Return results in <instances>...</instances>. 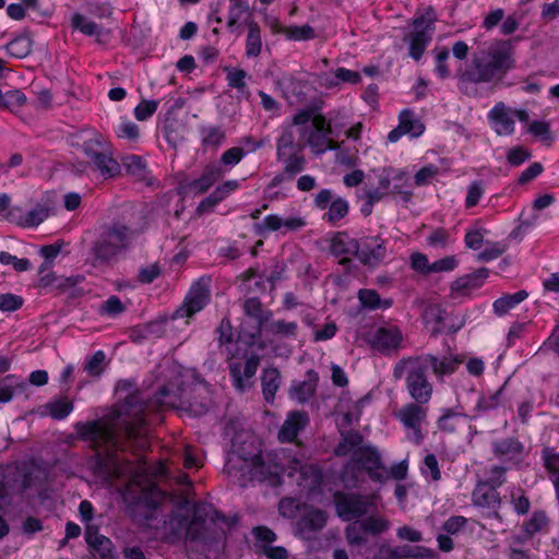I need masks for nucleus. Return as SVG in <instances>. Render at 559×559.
I'll use <instances>...</instances> for the list:
<instances>
[{
	"label": "nucleus",
	"instance_id": "6e6d98bb",
	"mask_svg": "<svg viewBox=\"0 0 559 559\" xmlns=\"http://www.w3.org/2000/svg\"><path fill=\"white\" fill-rule=\"evenodd\" d=\"M461 416L462 414L460 412H456L452 408H445L443 409L442 415L439 417L437 426L441 431L449 433L454 432Z\"/></svg>",
	"mask_w": 559,
	"mask_h": 559
},
{
	"label": "nucleus",
	"instance_id": "3c124183",
	"mask_svg": "<svg viewBox=\"0 0 559 559\" xmlns=\"http://www.w3.org/2000/svg\"><path fill=\"white\" fill-rule=\"evenodd\" d=\"M122 165L129 175L138 179H143L146 175V163L139 155H129L123 157Z\"/></svg>",
	"mask_w": 559,
	"mask_h": 559
},
{
	"label": "nucleus",
	"instance_id": "680f3d73",
	"mask_svg": "<svg viewBox=\"0 0 559 559\" xmlns=\"http://www.w3.org/2000/svg\"><path fill=\"white\" fill-rule=\"evenodd\" d=\"M486 229L483 227H472L466 229L464 235V245L471 250H479L484 243Z\"/></svg>",
	"mask_w": 559,
	"mask_h": 559
},
{
	"label": "nucleus",
	"instance_id": "72a5a7b5",
	"mask_svg": "<svg viewBox=\"0 0 559 559\" xmlns=\"http://www.w3.org/2000/svg\"><path fill=\"white\" fill-rule=\"evenodd\" d=\"M94 165L105 178H115L121 173V165L108 153L86 152Z\"/></svg>",
	"mask_w": 559,
	"mask_h": 559
},
{
	"label": "nucleus",
	"instance_id": "5701e85b",
	"mask_svg": "<svg viewBox=\"0 0 559 559\" xmlns=\"http://www.w3.org/2000/svg\"><path fill=\"white\" fill-rule=\"evenodd\" d=\"M359 261L370 267L379 265L386 257L384 241L380 237H367L359 243Z\"/></svg>",
	"mask_w": 559,
	"mask_h": 559
},
{
	"label": "nucleus",
	"instance_id": "4c0bfd02",
	"mask_svg": "<svg viewBox=\"0 0 559 559\" xmlns=\"http://www.w3.org/2000/svg\"><path fill=\"white\" fill-rule=\"evenodd\" d=\"M358 300L362 308L369 310H385L392 307L393 301L390 298H381L374 289L362 288L357 294Z\"/></svg>",
	"mask_w": 559,
	"mask_h": 559
},
{
	"label": "nucleus",
	"instance_id": "49530a36",
	"mask_svg": "<svg viewBox=\"0 0 559 559\" xmlns=\"http://www.w3.org/2000/svg\"><path fill=\"white\" fill-rule=\"evenodd\" d=\"M364 532L372 535H379L390 528V521L380 514L367 516L361 521Z\"/></svg>",
	"mask_w": 559,
	"mask_h": 559
},
{
	"label": "nucleus",
	"instance_id": "0e129e2a",
	"mask_svg": "<svg viewBox=\"0 0 559 559\" xmlns=\"http://www.w3.org/2000/svg\"><path fill=\"white\" fill-rule=\"evenodd\" d=\"M126 307L117 296H110L107 300H105L99 307V314L106 316L109 318H115L120 313L124 312Z\"/></svg>",
	"mask_w": 559,
	"mask_h": 559
},
{
	"label": "nucleus",
	"instance_id": "6e6552de",
	"mask_svg": "<svg viewBox=\"0 0 559 559\" xmlns=\"http://www.w3.org/2000/svg\"><path fill=\"white\" fill-rule=\"evenodd\" d=\"M407 180L404 170L384 167L377 174V186L362 189V198L369 199L371 203H378L386 197L401 195L403 201H408L412 192L407 190Z\"/></svg>",
	"mask_w": 559,
	"mask_h": 559
},
{
	"label": "nucleus",
	"instance_id": "de8ad7c7",
	"mask_svg": "<svg viewBox=\"0 0 559 559\" xmlns=\"http://www.w3.org/2000/svg\"><path fill=\"white\" fill-rule=\"evenodd\" d=\"M7 51L14 58H25L32 51V40L27 36H17L7 44Z\"/></svg>",
	"mask_w": 559,
	"mask_h": 559
},
{
	"label": "nucleus",
	"instance_id": "0eeeda50",
	"mask_svg": "<svg viewBox=\"0 0 559 559\" xmlns=\"http://www.w3.org/2000/svg\"><path fill=\"white\" fill-rule=\"evenodd\" d=\"M427 372L428 369L415 356L400 360L393 374L396 379L405 378L406 390L413 401L428 404L433 394V384Z\"/></svg>",
	"mask_w": 559,
	"mask_h": 559
},
{
	"label": "nucleus",
	"instance_id": "58836bf2",
	"mask_svg": "<svg viewBox=\"0 0 559 559\" xmlns=\"http://www.w3.org/2000/svg\"><path fill=\"white\" fill-rule=\"evenodd\" d=\"M528 297L526 290H519L513 294H504L492 304L493 312L502 317Z\"/></svg>",
	"mask_w": 559,
	"mask_h": 559
},
{
	"label": "nucleus",
	"instance_id": "2eb2a0df",
	"mask_svg": "<svg viewBox=\"0 0 559 559\" xmlns=\"http://www.w3.org/2000/svg\"><path fill=\"white\" fill-rule=\"evenodd\" d=\"M246 320L242 323V334L250 340H255L262 334V329L272 318V312L264 309L258 298H248L243 302Z\"/></svg>",
	"mask_w": 559,
	"mask_h": 559
},
{
	"label": "nucleus",
	"instance_id": "c03bdc74",
	"mask_svg": "<svg viewBox=\"0 0 559 559\" xmlns=\"http://www.w3.org/2000/svg\"><path fill=\"white\" fill-rule=\"evenodd\" d=\"M548 523V516L544 511H535L523 524V530L528 536H533L537 533L547 532Z\"/></svg>",
	"mask_w": 559,
	"mask_h": 559
},
{
	"label": "nucleus",
	"instance_id": "79ce46f5",
	"mask_svg": "<svg viewBox=\"0 0 559 559\" xmlns=\"http://www.w3.org/2000/svg\"><path fill=\"white\" fill-rule=\"evenodd\" d=\"M201 136L203 146L217 148L224 143L226 133L221 127L207 126L201 128Z\"/></svg>",
	"mask_w": 559,
	"mask_h": 559
},
{
	"label": "nucleus",
	"instance_id": "b1692460",
	"mask_svg": "<svg viewBox=\"0 0 559 559\" xmlns=\"http://www.w3.org/2000/svg\"><path fill=\"white\" fill-rule=\"evenodd\" d=\"M224 176L223 166H219L218 163H210L204 166L198 178L187 185V188L193 194H204Z\"/></svg>",
	"mask_w": 559,
	"mask_h": 559
},
{
	"label": "nucleus",
	"instance_id": "8fccbe9b",
	"mask_svg": "<svg viewBox=\"0 0 559 559\" xmlns=\"http://www.w3.org/2000/svg\"><path fill=\"white\" fill-rule=\"evenodd\" d=\"M421 475L429 481L438 483L441 479V471L435 454H427L420 465Z\"/></svg>",
	"mask_w": 559,
	"mask_h": 559
},
{
	"label": "nucleus",
	"instance_id": "13d9d810",
	"mask_svg": "<svg viewBox=\"0 0 559 559\" xmlns=\"http://www.w3.org/2000/svg\"><path fill=\"white\" fill-rule=\"evenodd\" d=\"M527 132L535 138H539L547 145H550L554 141L549 122L537 120L532 121L527 126Z\"/></svg>",
	"mask_w": 559,
	"mask_h": 559
},
{
	"label": "nucleus",
	"instance_id": "20e7f679",
	"mask_svg": "<svg viewBox=\"0 0 559 559\" xmlns=\"http://www.w3.org/2000/svg\"><path fill=\"white\" fill-rule=\"evenodd\" d=\"M227 520L223 514L206 503L192 507L187 503L176 508L168 521L164 538L168 542L185 537L186 539H214L225 534Z\"/></svg>",
	"mask_w": 559,
	"mask_h": 559
},
{
	"label": "nucleus",
	"instance_id": "dca6fc26",
	"mask_svg": "<svg viewBox=\"0 0 559 559\" xmlns=\"http://www.w3.org/2000/svg\"><path fill=\"white\" fill-rule=\"evenodd\" d=\"M367 341L373 349L389 355L402 347L403 334L396 325L388 324L369 333Z\"/></svg>",
	"mask_w": 559,
	"mask_h": 559
},
{
	"label": "nucleus",
	"instance_id": "338daca9",
	"mask_svg": "<svg viewBox=\"0 0 559 559\" xmlns=\"http://www.w3.org/2000/svg\"><path fill=\"white\" fill-rule=\"evenodd\" d=\"M17 385V378L13 374H8L0 379V403L10 402Z\"/></svg>",
	"mask_w": 559,
	"mask_h": 559
},
{
	"label": "nucleus",
	"instance_id": "09e8293b",
	"mask_svg": "<svg viewBox=\"0 0 559 559\" xmlns=\"http://www.w3.org/2000/svg\"><path fill=\"white\" fill-rule=\"evenodd\" d=\"M412 548L408 546H391L389 544L380 545L374 559H409L408 555Z\"/></svg>",
	"mask_w": 559,
	"mask_h": 559
},
{
	"label": "nucleus",
	"instance_id": "c85d7f7f",
	"mask_svg": "<svg viewBox=\"0 0 559 559\" xmlns=\"http://www.w3.org/2000/svg\"><path fill=\"white\" fill-rule=\"evenodd\" d=\"M306 221L299 216L282 218L278 215L271 214L264 217L261 224L257 226L260 234L263 231H277L285 228L286 231H295L302 228Z\"/></svg>",
	"mask_w": 559,
	"mask_h": 559
},
{
	"label": "nucleus",
	"instance_id": "9b49d317",
	"mask_svg": "<svg viewBox=\"0 0 559 559\" xmlns=\"http://www.w3.org/2000/svg\"><path fill=\"white\" fill-rule=\"evenodd\" d=\"M428 404L411 402L404 404L395 413V418L406 430V438L412 443L419 445L424 441L423 425L428 416Z\"/></svg>",
	"mask_w": 559,
	"mask_h": 559
},
{
	"label": "nucleus",
	"instance_id": "a878e982",
	"mask_svg": "<svg viewBox=\"0 0 559 559\" xmlns=\"http://www.w3.org/2000/svg\"><path fill=\"white\" fill-rule=\"evenodd\" d=\"M309 424V416L304 411H292L287 414L278 431L281 442H293L298 433Z\"/></svg>",
	"mask_w": 559,
	"mask_h": 559
},
{
	"label": "nucleus",
	"instance_id": "a211bd4d",
	"mask_svg": "<svg viewBox=\"0 0 559 559\" xmlns=\"http://www.w3.org/2000/svg\"><path fill=\"white\" fill-rule=\"evenodd\" d=\"M260 361V356L252 354L246 358L243 364L239 361L229 362V373L233 379L234 386L238 391H245L250 386V379L255 374Z\"/></svg>",
	"mask_w": 559,
	"mask_h": 559
},
{
	"label": "nucleus",
	"instance_id": "39448f33",
	"mask_svg": "<svg viewBox=\"0 0 559 559\" xmlns=\"http://www.w3.org/2000/svg\"><path fill=\"white\" fill-rule=\"evenodd\" d=\"M514 51L507 40H495L486 48L473 53L461 78L471 83L501 81L514 68Z\"/></svg>",
	"mask_w": 559,
	"mask_h": 559
},
{
	"label": "nucleus",
	"instance_id": "f704fd0d",
	"mask_svg": "<svg viewBox=\"0 0 559 559\" xmlns=\"http://www.w3.org/2000/svg\"><path fill=\"white\" fill-rule=\"evenodd\" d=\"M267 336L280 338H295L298 332V324L295 321L271 320L262 329Z\"/></svg>",
	"mask_w": 559,
	"mask_h": 559
},
{
	"label": "nucleus",
	"instance_id": "4be33fe9",
	"mask_svg": "<svg viewBox=\"0 0 559 559\" xmlns=\"http://www.w3.org/2000/svg\"><path fill=\"white\" fill-rule=\"evenodd\" d=\"M48 215V210L41 205H37L27 212L19 206H14L5 213L4 217L17 226L33 228L43 223Z\"/></svg>",
	"mask_w": 559,
	"mask_h": 559
},
{
	"label": "nucleus",
	"instance_id": "a18cd8bd",
	"mask_svg": "<svg viewBox=\"0 0 559 559\" xmlns=\"http://www.w3.org/2000/svg\"><path fill=\"white\" fill-rule=\"evenodd\" d=\"M328 209L323 219L331 224H336L348 214L349 204L345 199L337 197L331 202Z\"/></svg>",
	"mask_w": 559,
	"mask_h": 559
},
{
	"label": "nucleus",
	"instance_id": "2f4dec72",
	"mask_svg": "<svg viewBox=\"0 0 559 559\" xmlns=\"http://www.w3.org/2000/svg\"><path fill=\"white\" fill-rule=\"evenodd\" d=\"M489 275L487 267H480L475 272L456 278L451 284L452 294H465L469 290L477 289L483 286Z\"/></svg>",
	"mask_w": 559,
	"mask_h": 559
},
{
	"label": "nucleus",
	"instance_id": "cd10ccee",
	"mask_svg": "<svg viewBox=\"0 0 559 559\" xmlns=\"http://www.w3.org/2000/svg\"><path fill=\"white\" fill-rule=\"evenodd\" d=\"M328 515L324 511L310 508L307 509L297 523L298 532L304 538H311V535L321 531L326 524Z\"/></svg>",
	"mask_w": 559,
	"mask_h": 559
},
{
	"label": "nucleus",
	"instance_id": "603ef678",
	"mask_svg": "<svg viewBox=\"0 0 559 559\" xmlns=\"http://www.w3.org/2000/svg\"><path fill=\"white\" fill-rule=\"evenodd\" d=\"M426 241L429 247L439 249H445L454 242L450 231L442 227L432 229Z\"/></svg>",
	"mask_w": 559,
	"mask_h": 559
},
{
	"label": "nucleus",
	"instance_id": "37998d69",
	"mask_svg": "<svg viewBox=\"0 0 559 559\" xmlns=\"http://www.w3.org/2000/svg\"><path fill=\"white\" fill-rule=\"evenodd\" d=\"M249 11L248 0H229L227 27L233 29Z\"/></svg>",
	"mask_w": 559,
	"mask_h": 559
},
{
	"label": "nucleus",
	"instance_id": "f8f14e48",
	"mask_svg": "<svg viewBox=\"0 0 559 559\" xmlns=\"http://www.w3.org/2000/svg\"><path fill=\"white\" fill-rule=\"evenodd\" d=\"M334 504L337 515L343 521H352L371 510H377L378 497L376 495H356L338 491L334 495Z\"/></svg>",
	"mask_w": 559,
	"mask_h": 559
},
{
	"label": "nucleus",
	"instance_id": "774afa93",
	"mask_svg": "<svg viewBox=\"0 0 559 559\" xmlns=\"http://www.w3.org/2000/svg\"><path fill=\"white\" fill-rule=\"evenodd\" d=\"M118 138L127 140H136L140 131L136 123L131 120L122 119L115 129Z\"/></svg>",
	"mask_w": 559,
	"mask_h": 559
},
{
	"label": "nucleus",
	"instance_id": "1a4fd4ad",
	"mask_svg": "<svg viewBox=\"0 0 559 559\" xmlns=\"http://www.w3.org/2000/svg\"><path fill=\"white\" fill-rule=\"evenodd\" d=\"M436 21L437 14L431 7L415 14L411 24L412 31L404 36V41L408 45V56L415 61L421 59L432 41Z\"/></svg>",
	"mask_w": 559,
	"mask_h": 559
},
{
	"label": "nucleus",
	"instance_id": "393cba45",
	"mask_svg": "<svg viewBox=\"0 0 559 559\" xmlns=\"http://www.w3.org/2000/svg\"><path fill=\"white\" fill-rule=\"evenodd\" d=\"M359 242L346 233H337L331 240V253L340 259V263L345 265L350 263L352 257L357 255Z\"/></svg>",
	"mask_w": 559,
	"mask_h": 559
},
{
	"label": "nucleus",
	"instance_id": "ddd939ff",
	"mask_svg": "<svg viewBox=\"0 0 559 559\" xmlns=\"http://www.w3.org/2000/svg\"><path fill=\"white\" fill-rule=\"evenodd\" d=\"M311 111L299 110L289 122L282 124L276 140V156L286 155L292 151H304L305 143L299 136L298 129L310 122Z\"/></svg>",
	"mask_w": 559,
	"mask_h": 559
},
{
	"label": "nucleus",
	"instance_id": "e2e57ef3",
	"mask_svg": "<svg viewBox=\"0 0 559 559\" xmlns=\"http://www.w3.org/2000/svg\"><path fill=\"white\" fill-rule=\"evenodd\" d=\"M283 34L290 40H309L316 37L310 25L288 26L283 29Z\"/></svg>",
	"mask_w": 559,
	"mask_h": 559
},
{
	"label": "nucleus",
	"instance_id": "5fc2aeb1",
	"mask_svg": "<svg viewBox=\"0 0 559 559\" xmlns=\"http://www.w3.org/2000/svg\"><path fill=\"white\" fill-rule=\"evenodd\" d=\"M247 152L242 147L234 146L226 150L219 158V166H223L225 174L238 165L246 156Z\"/></svg>",
	"mask_w": 559,
	"mask_h": 559
},
{
	"label": "nucleus",
	"instance_id": "aec40b11",
	"mask_svg": "<svg viewBox=\"0 0 559 559\" xmlns=\"http://www.w3.org/2000/svg\"><path fill=\"white\" fill-rule=\"evenodd\" d=\"M492 452L497 459L512 465L520 464L527 455L524 444L515 438H506L492 442Z\"/></svg>",
	"mask_w": 559,
	"mask_h": 559
},
{
	"label": "nucleus",
	"instance_id": "c9c22d12",
	"mask_svg": "<svg viewBox=\"0 0 559 559\" xmlns=\"http://www.w3.org/2000/svg\"><path fill=\"white\" fill-rule=\"evenodd\" d=\"M473 502L476 506L495 509L500 504L499 492L497 487L488 484H478L473 491Z\"/></svg>",
	"mask_w": 559,
	"mask_h": 559
},
{
	"label": "nucleus",
	"instance_id": "864d4df0",
	"mask_svg": "<svg viewBox=\"0 0 559 559\" xmlns=\"http://www.w3.org/2000/svg\"><path fill=\"white\" fill-rule=\"evenodd\" d=\"M49 415L57 420L64 419L73 411V403L68 399H59L46 405Z\"/></svg>",
	"mask_w": 559,
	"mask_h": 559
},
{
	"label": "nucleus",
	"instance_id": "412c9836",
	"mask_svg": "<svg viewBox=\"0 0 559 559\" xmlns=\"http://www.w3.org/2000/svg\"><path fill=\"white\" fill-rule=\"evenodd\" d=\"M427 369L431 368L437 379L442 380L456 371L462 364V359L454 355H444L442 357L425 354L416 356Z\"/></svg>",
	"mask_w": 559,
	"mask_h": 559
},
{
	"label": "nucleus",
	"instance_id": "f257e3e1",
	"mask_svg": "<svg viewBox=\"0 0 559 559\" xmlns=\"http://www.w3.org/2000/svg\"><path fill=\"white\" fill-rule=\"evenodd\" d=\"M148 408L138 393H132L115 408L111 417L75 425L78 435L95 449L102 473L110 481L129 475L126 491L136 493L134 498L139 500L153 496L157 486L148 477L145 465L134 468L130 462H121L117 452L143 451L148 447Z\"/></svg>",
	"mask_w": 559,
	"mask_h": 559
},
{
	"label": "nucleus",
	"instance_id": "c756f323",
	"mask_svg": "<svg viewBox=\"0 0 559 559\" xmlns=\"http://www.w3.org/2000/svg\"><path fill=\"white\" fill-rule=\"evenodd\" d=\"M360 81L361 75L359 72L343 67L319 75V84L325 88H334L342 83L358 84Z\"/></svg>",
	"mask_w": 559,
	"mask_h": 559
},
{
	"label": "nucleus",
	"instance_id": "a19ab883",
	"mask_svg": "<svg viewBox=\"0 0 559 559\" xmlns=\"http://www.w3.org/2000/svg\"><path fill=\"white\" fill-rule=\"evenodd\" d=\"M246 56L255 58L262 50L261 27L255 21L247 22Z\"/></svg>",
	"mask_w": 559,
	"mask_h": 559
},
{
	"label": "nucleus",
	"instance_id": "9d476101",
	"mask_svg": "<svg viewBox=\"0 0 559 559\" xmlns=\"http://www.w3.org/2000/svg\"><path fill=\"white\" fill-rule=\"evenodd\" d=\"M298 133L305 146L308 145L316 155L340 147L338 143L331 138V122L321 114L311 115L310 122L304 124L302 129H298Z\"/></svg>",
	"mask_w": 559,
	"mask_h": 559
},
{
	"label": "nucleus",
	"instance_id": "473e14b6",
	"mask_svg": "<svg viewBox=\"0 0 559 559\" xmlns=\"http://www.w3.org/2000/svg\"><path fill=\"white\" fill-rule=\"evenodd\" d=\"M318 381L319 377L314 370L307 371L306 380L292 385L289 391L290 397L299 403L308 402L316 393Z\"/></svg>",
	"mask_w": 559,
	"mask_h": 559
},
{
	"label": "nucleus",
	"instance_id": "052dcab7",
	"mask_svg": "<svg viewBox=\"0 0 559 559\" xmlns=\"http://www.w3.org/2000/svg\"><path fill=\"white\" fill-rule=\"evenodd\" d=\"M507 250V246L502 242H487L483 251L477 254V261L490 262L501 257Z\"/></svg>",
	"mask_w": 559,
	"mask_h": 559
},
{
	"label": "nucleus",
	"instance_id": "f03ea898",
	"mask_svg": "<svg viewBox=\"0 0 559 559\" xmlns=\"http://www.w3.org/2000/svg\"><path fill=\"white\" fill-rule=\"evenodd\" d=\"M231 447L225 471L229 476L237 478L242 487L254 480L266 481L273 487L278 486L283 473H287L289 477L299 474L298 485L308 491H314L321 486L322 472L318 465L293 457L285 466L280 462L285 456L284 451L262 454L254 436L250 433L238 435Z\"/></svg>",
	"mask_w": 559,
	"mask_h": 559
},
{
	"label": "nucleus",
	"instance_id": "69168bd1",
	"mask_svg": "<svg viewBox=\"0 0 559 559\" xmlns=\"http://www.w3.org/2000/svg\"><path fill=\"white\" fill-rule=\"evenodd\" d=\"M360 522H354L349 524L345 530V537L349 546H361L367 543Z\"/></svg>",
	"mask_w": 559,
	"mask_h": 559
},
{
	"label": "nucleus",
	"instance_id": "ea45409f",
	"mask_svg": "<svg viewBox=\"0 0 559 559\" xmlns=\"http://www.w3.org/2000/svg\"><path fill=\"white\" fill-rule=\"evenodd\" d=\"M284 165V173L289 177H295L300 174L307 165V160L302 151H292L286 155L276 156Z\"/></svg>",
	"mask_w": 559,
	"mask_h": 559
},
{
	"label": "nucleus",
	"instance_id": "bf43d9fd",
	"mask_svg": "<svg viewBox=\"0 0 559 559\" xmlns=\"http://www.w3.org/2000/svg\"><path fill=\"white\" fill-rule=\"evenodd\" d=\"M25 103L26 96L19 90H10L5 94H1L0 104L10 111L20 109Z\"/></svg>",
	"mask_w": 559,
	"mask_h": 559
},
{
	"label": "nucleus",
	"instance_id": "7ed1b4c3",
	"mask_svg": "<svg viewBox=\"0 0 559 559\" xmlns=\"http://www.w3.org/2000/svg\"><path fill=\"white\" fill-rule=\"evenodd\" d=\"M336 456L348 457L342 471L344 481H357L365 471L373 481L383 483L388 478L403 480L407 476L408 464L402 461L385 469L381 454L377 448L364 442V437L357 431L342 435V439L335 448Z\"/></svg>",
	"mask_w": 559,
	"mask_h": 559
},
{
	"label": "nucleus",
	"instance_id": "4468645a",
	"mask_svg": "<svg viewBox=\"0 0 559 559\" xmlns=\"http://www.w3.org/2000/svg\"><path fill=\"white\" fill-rule=\"evenodd\" d=\"M211 299V278L202 276L192 283L183 304L177 309V318H191L201 311Z\"/></svg>",
	"mask_w": 559,
	"mask_h": 559
},
{
	"label": "nucleus",
	"instance_id": "4d7b16f0",
	"mask_svg": "<svg viewBox=\"0 0 559 559\" xmlns=\"http://www.w3.org/2000/svg\"><path fill=\"white\" fill-rule=\"evenodd\" d=\"M72 22L74 27L84 35L96 36L97 38L102 35V28L94 21L82 14H75Z\"/></svg>",
	"mask_w": 559,
	"mask_h": 559
},
{
	"label": "nucleus",
	"instance_id": "423d86ee",
	"mask_svg": "<svg viewBox=\"0 0 559 559\" xmlns=\"http://www.w3.org/2000/svg\"><path fill=\"white\" fill-rule=\"evenodd\" d=\"M133 237V230L126 224L114 222L104 226L91 248L93 265H108L116 262L131 248Z\"/></svg>",
	"mask_w": 559,
	"mask_h": 559
},
{
	"label": "nucleus",
	"instance_id": "e433bc0d",
	"mask_svg": "<svg viewBox=\"0 0 559 559\" xmlns=\"http://www.w3.org/2000/svg\"><path fill=\"white\" fill-rule=\"evenodd\" d=\"M282 383L281 372L275 367L265 368L261 377L263 397L267 403H273L275 394Z\"/></svg>",
	"mask_w": 559,
	"mask_h": 559
},
{
	"label": "nucleus",
	"instance_id": "6ab92c4d",
	"mask_svg": "<svg viewBox=\"0 0 559 559\" xmlns=\"http://www.w3.org/2000/svg\"><path fill=\"white\" fill-rule=\"evenodd\" d=\"M493 131L500 136H507L514 133L515 120L513 109L506 106L504 103H497L487 115Z\"/></svg>",
	"mask_w": 559,
	"mask_h": 559
},
{
	"label": "nucleus",
	"instance_id": "f3484780",
	"mask_svg": "<svg viewBox=\"0 0 559 559\" xmlns=\"http://www.w3.org/2000/svg\"><path fill=\"white\" fill-rule=\"evenodd\" d=\"M425 130L426 127L416 112L405 108L399 114V124L388 133V141L395 143L404 135L419 138Z\"/></svg>",
	"mask_w": 559,
	"mask_h": 559
},
{
	"label": "nucleus",
	"instance_id": "bb28decb",
	"mask_svg": "<svg viewBox=\"0 0 559 559\" xmlns=\"http://www.w3.org/2000/svg\"><path fill=\"white\" fill-rule=\"evenodd\" d=\"M85 540L93 550L94 556L100 559H115V548L112 542L99 534L97 527L87 525L85 530Z\"/></svg>",
	"mask_w": 559,
	"mask_h": 559
},
{
	"label": "nucleus",
	"instance_id": "7c9ffc66",
	"mask_svg": "<svg viewBox=\"0 0 559 559\" xmlns=\"http://www.w3.org/2000/svg\"><path fill=\"white\" fill-rule=\"evenodd\" d=\"M239 188L240 182L236 179L223 181L222 183L216 186L212 193H210L200 202L199 210L202 212L212 210L214 206L224 201L231 193L236 192Z\"/></svg>",
	"mask_w": 559,
	"mask_h": 559
}]
</instances>
